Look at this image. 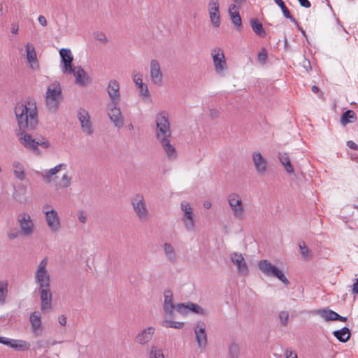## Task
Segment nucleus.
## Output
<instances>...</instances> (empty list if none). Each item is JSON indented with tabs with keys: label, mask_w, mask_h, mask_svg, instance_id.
<instances>
[{
	"label": "nucleus",
	"mask_w": 358,
	"mask_h": 358,
	"mask_svg": "<svg viewBox=\"0 0 358 358\" xmlns=\"http://www.w3.org/2000/svg\"><path fill=\"white\" fill-rule=\"evenodd\" d=\"M28 131H16V135L19 138L20 143L25 148L31 150L34 152L39 153L38 146L44 149L48 148L49 142L43 137L34 138L27 133Z\"/></svg>",
	"instance_id": "nucleus-3"
},
{
	"label": "nucleus",
	"mask_w": 358,
	"mask_h": 358,
	"mask_svg": "<svg viewBox=\"0 0 358 358\" xmlns=\"http://www.w3.org/2000/svg\"><path fill=\"white\" fill-rule=\"evenodd\" d=\"M162 326L166 328L181 329L184 326V322H173L170 320H164Z\"/></svg>",
	"instance_id": "nucleus-42"
},
{
	"label": "nucleus",
	"mask_w": 358,
	"mask_h": 358,
	"mask_svg": "<svg viewBox=\"0 0 358 358\" xmlns=\"http://www.w3.org/2000/svg\"><path fill=\"white\" fill-rule=\"evenodd\" d=\"M356 119L355 112L352 110H347L341 117V123L343 126H345L347 124L355 121Z\"/></svg>",
	"instance_id": "nucleus-36"
},
{
	"label": "nucleus",
	"mask_w": 358,
	"mask_h": 358,
	"mask_svg": "<svg viewBox=\"0 0 358 358\" xmlns=\"http://www.w3.org/2000/svg\"><path fill=\"white\" fill-rule=\"evenodd\" d=\"M240 353L239 346L236 343H232L229 348V354L231 358H238Z\"/></svg>",
	"instance_id": "nucleus-44"
},
{
	"label": "nucleus",
	"mask_w": 358,
	"mask_h": 358,
	"mask_svg": "<svg viewBox=\"0 0 358 358\" xmlns=\"http://www.w3.org/2000/svg\"><path fill=\"white\" fill-rule=\"evenodd\" d=\"M220 112L217 109L212 108L210 110V115L214 119L218 117Z\"/></svg>",
	"instance_id": "nucleus-59"
},
{
	"label": "nucleus",
	"mask_w": 358,
	"mask_h": 358,
	"mask_svg": "<svg viewBox=\"0 0 358 358\" xmlns=\"http://www.w3.org/2000/svg\"><path fill=\"white\" fill-rule=\"evenodd\" d=\"M15 114L18 124L16 131H31L38 124L36 107H27L26 104L18 103L15 108Z\"/></svg>",
	"instance_id": "nucleus-2"
},
{
	"label": "nucleus",
	"mask_w": 358,
	"mask_h": 358,
	"mask_svg": "<svg viewBox=\"0 0 358 358\" xmlns=\"http://www.w3.org/2000/svg\"><path fill=\"white\" fill-rule=\"evenodd\" d=\"M333 334L340 342L342 343L347 342L350 337V329L346 327H344L339 330H335L333 332Z\"/></svg>",
	"instance_id": "nucleus-34"
},
{
	"label": "nucleus",
	"mask_w": 358,
	"mask_h": 358,
	"mask_svg": "<svg viewBox=\"0 0 358 358\" xmlns=\"http://www.w3.org/2000/svg\"><path fill=\"white\" fill-rule=\"evenodd\" d=\"M19 234H20V232H19L18 229L13 228V229H11L8 232V236L10 239L13 240L19 236Z\"/></svg>",
	"instance_id": "nucleus-52"
},
{
	"label": "nucleus",
	"mask_w": 358,
	"mask_h": 358,
	"mask_svg": "<svg viewBox=\"0 0 358 358\" xmlns=\"http://www.w3.org/2000/svg\"><path fill=\"white\" fill-rule=\"evenodd\" d=\"M143 76L141 73H134L133 80L136 86L140 90L141 95L144 97L149 96V91L146 85L143 83Z\"/></svg>",
	"instance_id": "nucleus-30"
},
{
	"label": "nucleus",
	"mask_w": 358,
	"mask_h": 358,
	"mask_svg": "<svg viewBox=\"0 0 358 358\" xmlns=\"http://www.w3.org/2000/svg\"><path fill=\"white\" fill-rule=\"evenodd\" d=\"M66 73H73L76 77V83L82 86L85 85L89 80V77L81 66L73 67V72H67Z\"/></svg>",
	"instance_id": "nucleus-31"
},
{
	"label": "nucleus",
	"mask_w": 358,
	"mask_h": 358,
	"mask_svg": "<svg viewBox=\"0 0 358 358\" xmlns=\"http://www.w3.org/2000/svg\"><path fill=\"white\" fill-rule=\"evenodd\" d=\"M150 358H164L162 350L156 345H152L150 350Z\"/></svg>",
	"instance_id": "nucleus-41"
},
{
	"label": "nucleus",
	"mask_w": 358,
	"mask_h": 358,
	"mask_svg": "<svg viewBox=\"0 0 358 358\" xmlns=\"http://www.w3.org/2000/svg\"><path fill=\"white\" fill-rule=\"evenodd\" d=\"M107 92L110 99L111 104H119L120 101V92L119 83L113 79L108 84Z\"/></svg>",
	"instance_id": "nucleus-18"
},
{
	"label": "nucleus",
	"mask_w": 358,
	"mask_h": 358,
	"mask_svg": "<svg viewBox=\"0 0 358 358\" xmlns=\"http://www.w3.org/2000/svg\"><path fill=\"white\" fill-rule=\"evenodd\" d=\"M352 291L353 294H358V278H355Z\"/></svg>",
	"instance_id": "nucleus-57"
},
{
	"label": "nucleus",
	"mask_w": 358,
	"mask_h": 358,
	"mask_svg": "<svg viewBox=\"0 0 358 358\" xmlns=\"http://www.w3.org/2000/svg\"><path fill=\"white\" fill-rule=\"evenodd\" d=\"M282 12L285 18L289 19L292 22H293L294 24H297V22L296 21L295 18L291 15L289 9L287 8H285L282 10Z\"/></svg>",
	"instance_id": "nucleus-50"
},
{
	"label": "nucleus",
	"mask_w": 358,
	"mask_h": 358,
	"mask_svg": "<svg viewBox=\"0 0 358 358\" xmlns=\"http://www.w3.org/2000/svg\"><path fill=\"white\" fill-rule=\"evenodd\" d=\"M211 55L216 72L218 74H222L227 69L223 51L221 48H217L213 50Z\"/></svg>",
	"instance_id": "nucleus-10"
},
{
	"label": "nucleus",
	"mask_w": 358,
	"mask_h": 358,
	"mask_svg": "<svg viewBox=\"0 0 358 358\" xmlns=\"http://www.w3.org/2000/svg\"><path fill=\"white\" fill-rule=\"evenodd\" d=\"M181 210L183 211L184 215L182 221L185 228L187 231H192L194 230V220L192 212V208L189 202L183 201L180 203Z\"/></svg>",
	"instance_id": "nucleus-9"
},
{
	"label": "nucleus",
	"mask_w": 358,
	"mask_h": 358,
	"mask_svg": "<svg viewBox=\"0 0 358 358\" xmlns=\"http://www.w3.org/2000/svg\"><path fill=\"white\" fill-rule=\"evenodd\" d=\"M77 116L83 132L91 135L93 133V129L89 113L85 109L80 108L78 111Z\"/></svg>",
	"instance_id": "nucleus-13"
},
{
	"label": "nucleus",
	"mask_w": 358,
	"mask_h": 358,
	"mask_svg": "<svg viewBox=\"0 0 358 358\" xmlns=\"http://www.w3.org/2000/svg\"><path fill=\"white\" fill-rule=\"evenodd\" d=\"M45 98L62 99V87L59 82H54L48 87Z\"/></svg>",
	"instance_id": "nucleus-29"
},
{
	"label": "nucleus",
	"mask_w": 358,
	"mask_h": 358,
	"mask_svg": "<svg viewBox=\"0 0 358 358\" xmlns=\"http://www.w3.org/2000/svg\"><path fill=\"white\" fill-rule=\"evenodd\" d=\"M194 331L199 348L204 350L208 343L206 324L203 322H196L194 327Z\"/></svg>",
	"instance_id": "nucleus-11"
},
{
	"label": "nucleus",
	"mask_w": 358,
	"mask_h": 358,
	"mask_svg": "<svg viewBox=\"0 0 358 358\" xmlns=\"http://www.w3.org/2000/svg\"><path fill=\"white\" fill-rule=\"evenodd\" d=\"M208 10L212 25L215 28L219 27L221 24L219 0H209Z\"/></svg>",
	"instance_id": "nucleus-12"
},
{
	"label": "nucleus",
	"mask_w": 358,
	"mask_h": 358,
	"mask_svg": "<svg viewBox=\"0 0 358 358\" xmlns=\"http://www.w3.org/2000/svg\"><path fill=\"white\" fill-rule=\"evenodd\" d=\"M78 218L81 223H85L87 221V215L83 210L78 211Z\"/></svg>",
	"instance_id": "nucleus-54"
},
{
	"label": "nucleus",
	"mask_w": 358,
	"mask_h": 358,
	"mask_svg": "<svg viewBox=\"0 0 358 358\" xmlns=\"http://www.w3.org/2000/svg\"><path fill=\"white\" fill-rule=\"evenodd\" d=\"M252 161L257 173L260 176L264 175L267 170V161L259 152L252 153Z\"/></svg>",
	"instance_id": "nucleus-22"
},
{
	"label": "nucleus",
	"mask_w": 358,
	"mask_h": 358,
	"mask_svg": "<svg viewBox=\"0 0 358 358\" xmlns=\"http://www.w3.org/2000/svg\"><path fill=\"white\" fill-rule=\"evenodd\" d=\"M17 222L20 227V232L22 235L29 236L33 234L34 224L28 213H20L17 216Z\"/></svg>",
	"instance_id": "nucleus-8"
},
{
	"label": "nucleus",
	"mask_w": 358,
	"mask_h": 358,
	"mask_svg": "<svg viewBox=\"0 0 358 358\" xmlns=\"http://www.w3.org/2000/svg\"><path fill=\"white\" fill-rule=\"evenodd\" d=\"M315 313L325 320V321H334L338 320L341 322H345L347 320L346 317L341 316L336 312L328 308L318 309Z\"/></svg>",
	"instance_id": "nucleus-21"
},
{
	"label": "nucleus",
	"mask_w": 358,
	"mask_h": 358,
	"mask_svg": "<svg viewBox=\"0 0 358 358\" xmlns=\"http://www.w3.org/2000/svg\"><path fill=\"white\" fill-rule=\"evenodd\" d=\"M150 77L155 85H162V73L160 65L155 59H152L150 62Z\"/></svg>",
	"instance_id": "nucleus-24"
},
{
	"label": "nucleus",
	"mask_w": 358,
	"mask_h": 358,
	"mask_svg": "<svg viewBox=\"0 0 358 358\" xmlns=\"http://www.w3.org/2000/svg\"><path fill=\"white\" fill-rule=\"evenodd\" d=\"M231 260L236 266L239 274L246 276L249 273L248 266L241 253L233 252Z\"/></svg>",
	"instance_id": "nucleus-15"
},
{
	"label": "nucleus",
	"mask_w": 358,
	"mask_h": 358,
	"mask_svg": "<svg viewBox=\"0 0 358 358\" xmlns=\"http://www.w3.org/2000/svg\"><path fill=\"white\" fill-rule=\"evenodd\" d=\"M164 312L167 317L171 318L173 316V310H175L176 306V305L173 303V296L172 291L169 289H165L164 292Z\"/></svg>",
	"instance_id": "nucleus-17"
},
{
	"label": "nucleus",
	"mask_w": 358,
	"mask_h": 358,
	"mask_svg": "<svg viewBox=\"0 0 358 358\" xmlns=\"http://www.w3.org/2000/svg\"><path fill=\"white\" fill-rule=\"evenodd\" d=\"M0 343L20 351H27L30 348V343L26 341L15 340L3 336H0Z\"/></svg>",
	"instance_id": "nucleus-14"
},
{
	"label": "nucleus",
	"mask_w": 358,
	"mask_h": 358,
	"mask_svg": "<svg viewBox=\"0 0 358 358\" xmlns=\"http://www.w3.org/2000/svg\"><path fill=\"white\" fill-rule=\"evenodd\" d=\"M296 24V26H297V27H298L299 30L301 31V34L303 35V37H305V38H306V41L308 42V37H307V35H306V31L303 30V29L302 27H301L298 24V23H297V24Z\"/></svg>",
	"instance_id": "nucleus-63"
},
{
	"label": "nucleus",
	"mask_w": 358,
	"mask_h": 358,
	"mask_svg": "<svg viewBox=\"0 0 358 358\" xmlns=\"http://www.w3.org/2000/svg\"><path fill=\"white\" fill-rule=\"evenodd\" d=\"M268 55L267 52L264 48H263L261 51L258 53L257 60L261 64H264L267 61Z\"/></svg>",
	"instance_id": "nucleus-49"
},
{
	"label": "nucleus",
	"mask_w": 358,
	"mask_h": 358,
	"mask_svg": "<svg viewBox=\"0 0 358 358\" xmlns=\"http://www.w3.org/2000/svg\"><path fill=\"white\" fill-rule=\"evenodd\" d=\"M62 166H63V164H60L57 165L54 168L49 169L48 171H50V174L52 176L55 175L60 171Z\"/></svg>",
	"instance_id": "nucleus-55"
},
{
	"label": "nucleus",
	"mask_w": 358,
	"mask_h": 358,
	"mask_svg": "<svg viewBox=\"0 0 358 358\" xmlns=\"http://www.w3.org/2000/svg\"><path fill=\"white\" fill-rule=\"evenodd\" d=\"M250 25L253 31L259 36L264 37L266 35L262 24L257 19L252 18L250 20Z\"/></svg>",
	"instance_id": "nucleus-38"
},
{
	"label": "nucleus",
	"mask_w": 358,
	"mask_h": 358,
	"mask_svg": "<svg viewBox=\"0 0 358 358\" xmlns=\"http://www.w3.org/2000/svg\"><path fill=\"white\" fill-rule=\"evenodd\" d=\"M45 220L48 227L53 231L57 232L61 228L60 220L57 212L54 209L45 210Z\"/></svg>",
	"instance_id": "nucleus-16"
},
{
	"label": "nucleus",
	"mask_w": 358,
	"mask_h": 358,
	"mask_svg": "<svg viewBox=\"0 0 358 358\" xmlns=\"http://www.w3.org/2000/svg\"><path fill=\"white\" fill-rule=\"evenodd\" d=\"M62 181L64 182L63 186L65 187H68L71 185V178L69 177L67 174H64L62 178Z\"/></svg>",
	"instance_id": "nucleus-53"
},
{
	"label": "nucleus",
	"mask_w": 358,
	"mask_h": 358,
	"mask_svg": "<svg viewBox=\"0 0 358 358\" xmlns=\"http://www.w3.org/2000/svg\"><path fill=\"white\" fill-rule=\"evenodd\" d=\"M301 6L308 8L311 6V3L309 0H298Z\"/></svg>",
	"instance_id": "nucleus-56"
},
{
	"label": "nucleus",
	"mask_w": 358,
	"mask_h": 358,
	"mask_svg": "<svg viewBox=\"0 0 358 358\" xmlns=\"http://www.w3.org/2000/svg\"><path fill=\"white\" fill-rule=\"evenodd\" d=\"M278 318L280 322V324L283 327L287 325L289 320V313L286 310H282L279 313Z\"/></svg>",
	"instance_id": "nucleus-48"
},
{
	"label": "nucleus",
	"mask_w": 358,
	"mask_h": 358,
	"mask_svg": "<svg viewBox=\"0 0 358 358\" xmlns=\"http://www.w3.org/2000/svg\"><path fill=\"white\" fill-rule=\"evenodd\" d=\"M13 197L19 203H25L27 202V187L23 184L15 187Z\"/></svg>",
	"instance_id": "nucleus-28"
},
{
	"label": "nucleus",
	"mask_w": 358,
	"mask_h": 358,
	"mask_svg": "<svg viewBox=\"0 0 358 358\" xmlns=\"http://www.w3.org/2000/svg\"><path fill=\"white\" fill-rule=\"evenodd\" d=\"M11 31L13 34H17L18 32V26L13 24L11 27Z\"/></svg>",
	"instance_id": "nucleus-64"
},
{
	"label": "nucleus",
	"mask_w": 358,
	"mask_h": 358,
	"mask_svg": "<svg viewBox=\"0 0 358 358\" xmlns=\"http://www.w3.org/2000/svg\"><path fill=\"white\" fill-rule=\"evenodd\" d=\"M57 343V341L50 342L49 341L40 340L36 343L34 349H41L48 348L49 345H54Z\"/></svg>",
	"instance_id": "nucleus-47"
},
{
	"label": "nucleus",
	"mask_w": 358,
	"mask_h": 358,
	"mask_svg": "<svg viewBox=\"0 0 358 358\" xmlns=\"http://www.w3.org/2000/svg\"><path fill=\"white\" fill-rule=\"evenodd\" d=\"M155 122L157 141L169 159H176L178 155L174 145L171 143V131L168 113L166 111L157 113L155 116Z\"/></svg>",
	"instance_id": "nucleus-1"
},
{
	"label": "nucleus",
	"mask_w": 358,
	"mask_h": 358,
	"mask_svg": "<svg viewBox=\"0 0 358 358\" xmlns=\"http://www.w3.org/2000/svg\"><path fill=\"white\" fill-rule=\"evenodd\" d=\"M131 204L136 217L141 222H145L148 220L150 213L142 194H135L131 199Z\"/></svg>",
	"instance_id": "nucleus-4"
},
{
	"label": "nucleus",
	"mask_w": 358,
	"mask_h": 358,
	"mask_svg": "<svg viewBox=\"0 0 358 358\" xmlns=\"http://www.w3.org/2000/svg\"><path fill=\"white\" fill-rule=\"evenodd\" d=\"M38 22L43 27L47 25L46 18L43 15H39L38 18Z\"/></svg>",
	"instance_id": "nucleus-61"
},
{
	"label": "nucleus",
	"mask_w": 358,
	"mask_h": 358,
	"mask_svg": "<svg viewBox=\"0 0 358 358\" xmlns=\"http://www.w3.org/2000/svg\"><path fill=\"white\" fill-rule=\"evenodd\" d=\"M13 169L14 175L18 180L22 181L25 179L24 168L20 162H13Z\"/></svg>",
	"instance_id": "nucleus-35"
},
{
	"label": "nucleus",
	"mask_w": 358,
	"mask_h": 358,
	"mask_svg": "<svg viewBox=\"0 0 358 358\" xmlns=\"http://www.w3.org/2000/svg\"><path fill=\"white\" fill-rule=\"evenodd\" d=\"M299 247L301 255L306 259L308 258L310 255V250L306 246L305 242L303 241H300L299 243Z\"/></svg>",
	"instance_id": "nucleus-45"
},
{
	"label": "nucleus",
	"mask_w": 358,
	"mask_h": 358,
	"mask_svg": "<svg viewBox=\"0 0 358 358\" xmlns=\"http://www.w3.org/2000/svg\"><path fill=\"white\" fill-rule=\"evenodd\" d=\"M25 49L27 62H29L30 67L32 69H38L39 68V64L35 48L30 43H27L25 45Z\"/></svg>",
	"instance_id": "nucleus-26"
},
{
	"label": "nucleus",
	"mask_w": 358,
	"mask_h": 358,
	"mask_svg": "<svg viewBox=\"0 0 358 358\" xmlns=\"http://www.w3.org/2000/svg\"><path fill=\"white\" fill-rule=\"evenodd\" d=\"M258 266L266 275L276 278L285 285H289V281L286 278L282 271L279 269L277 266L272 265L268 260H261L258 264Z\"/></svg>",
	"instance_id": "nucleus-5"
},
{
	"label": "nucleus",
	"mask_w": 358,
	"mask_h": 358,
	"mask_svg": "<svg viewBox=\"0 0 358 358\" xmlns=\"http://www.w3.org/2000/svg\"><path fill=\"white\" fill-rule=\"evenodd\" d=\"M94 37L96 40L99 41L101 42H103V43L107 42V38H106V35L102 32H99V31L95 32L94 34Z\"/></svg>",
	"instance_id": "nucleus-51"
},
{
	"label": "nucleus",
	"mask_w": 358,
	"mask_h": 358,
	"mask_svg": "<svg viewBox=\"0 0 358 358\" xmlns=\"http://www.w3.org/2000/svg\"><path fill=\"white\" fill-rule=\"evenodd\" d=\"M42 176L48 182H50L52 175L50 174V171L48 170L43 173Z\"/></svg>",
	"instance_id": "nucleus-58"
},
{
	"label": "nucleus",
	"mask_w": 358,
	"mask_h": 358,
	"mask_svg": "<svg viewBox=\"0 0 358 358\" xmlns=\"http://www.w3.org/2000/svg\"><path fill=\"white\" fill-rule=\"evenodd\" d=\"M7 293H8L7 282L0 281V303L1 304L5 303Z\"/></svg>",
	"instance_id": "nucleus-40"
},
{
	"label": "nucleus",
	"mask_w": 358,
	"mask_h": 358,
	"mask_svg": "<svg viewBox=\"0 0 358 358\" xmlns=\"http://www.w3.org/2000/svg\"><path fill=\"white\" fill-rule=\"evenodd\" d=\"M228 203L231 207L234 216L242 220L245 215V210L241 198L237 193H231L227 197Z\"/></svg>",
	"instance_id": "nucleus-7"
},
{
	"label": "nucleus",
	"mask_w": 358,
	"mask_h": 358,
	"mask_svg": "<svg viewBox=\"0 0 358 358\" xmlns=\"http://www.w3.org/2000/svg\"><path fill=\"white\" fill-rule=\"evenodd\" d=\"M58 321L62 326H65L66 324V317L64 315H62L59 317Z\"/></svg>",
	"instance_id": "nucleus-62"
},
{
	"label": "nucleus",
	"mask_w": 358,
	"mask_h": 358,
	"mask_svg": "<svg viewBox=\"0 0 358 358\" xmlns=\"http://www.w3.org/2000/svg\"><path fill=\"white\" fill-rule=\"evenodd\" d=\"M347 145L352 150H358V145L352 141H348Z\"/></svg>",
	"instance_id": "nucleus-60"
},
{
	"label": "nucleus",
	"mask_w": 358,
	"mask_h": 358,
	"mask_svg": "<svg viewBox=\"0 0 358 358\" xmlns=\"http://www.w3.org/2000/svg\"><path fill=\"white\" fill-rule=\"evenodd\" d=\"M163 250L166 260L171 263L176 262V254L175 249L169 243H165L163 245Z\"/></svg>",
	"instance_id": "nucleus-33"
},
{
	"label": "nucleus",
	"mask_w": 358,
	"mask_h": 358,
	"mask_svg": "<svg viewBox=\"0 0 358 358\" xmlns=\"http://www.w3.org/2000/svg\"><path fill=\"white\" fill-rule=\"evenodd\" d=\"M279 160L284 166L285 169L287 173H294V168L291 164L290 159L287 153H280Z\"/></svg>",
	"instance_id": "nucleus-37"
},
{
	"label": "nucleus",
	"mask_w": 358,
	"mask_h": 358,
	"mask_svg": "<svg viewBox=\"0 0 358 358\" xmlns=\"http://www.w3.org/2000/svg\"><path fill=\"white\" fill-rule=\"evenodd\" d=\"M155 329L154 327H149L143 329L136 335L135 338V341L141 345H145L150 341H151L155 334Z\"/></svg>",
	"instance_id": "nucleus-25"
},
{
	"label": "nucleus",
	"mask_w": 358,
	"mask_h": 358,
	"mask_svg": "<svg viewBox=\"0 0 358 358\" xmlns=\"http://www.w3.org/2000/svg\"><path fill=\"white\" fill-rule=\"evenodd\" d=\"M234 9L237 10L236 6L234 4L231 5L229 8V14L231 22L236 27L237 29H240L242 26L241 17L238 10L233 11Z\"/></svg>",
	"instance_id": "nucleus-32"
},
{
	"label": "nucleus",
	"mask_w": 358,
	"mask_h": 358,
	"mask_svg": "<svg viewBox=\"0 0 358 358\" xmlns=\"http://www.w3.org/2000/svg\"><path fill=\"white\" fill-rule=\"evenodd\" d=\"M47 264V258H44L38 265L37 269L35 272V281L39 285V287H50V275L46 269Z\"/></svg>",
	"instance_id": "nucleus-6"
},
{
	"label": "nucleus",
	"mask_w": 358,
	"mask_h": 358,
	"mask_svg": "<svg viewBox=\"0 0 358 358\" xmlns=\"http://www.w3.org/2000/svg\"><path fill=\"white\" fill-rule=\"evenodd\" d=\"M108 115L115 127L120 129L122 127L124 119L122 117L120 108L118 107V104H110Z\"/></svg>",
	"instance_id": "nucleus-20"
},
{
	"label": "nucleus",
	"mask_w": 358,
	"mask_h": 358,
	"mask_svg": "<svg viewBox=\"0 0 358 358\" xmlns=\"http://www.w3.org/2000/svg\"><path fill=\"white\" fill-rule=\"evenodd\" d=\"M30 322L31 329L34 335L40 336L42 334L41 314L39 312L34 311L30 315Z\"/></svg>",
	"instance_id": "nucleus-27"
},
{
	"label": "nucleus",
	"mask_w": 358,
	"mask_h": 358,
	"mask_svg": "<svg viewBox=\"0 0 358 358\" xmlns=\"http://www.w3.org/2000/svg\"><path fill=\"white\" fill-rule=\"evenodd\" d=\"M39 294L41 300V308L43 311L50 310L51 308L52 294L50 290V287H40Z\"/></svg>",
	"instance_id": "nucleus-23"
},
{
	"label": "nucleus",
	"mask_w": 358,
	"mask_h": 358,
	"mask_svg": "<svg viewBox=\"0 0 358 358\" xmlns=\"http://www.w3.org/2000/svg\"><path fill=\"white\" fill-rule=\"evenodd\" d=\"M189 306V313H193L197 315H204L205 311L198 304L192 303V302H188Z\"/></svg>",
	"instance_id": "nucleus-43"
},
{
	"label": "nucleus",
	"mask_w": 358,
	"mask_h": 358,
	"mask_svg": "<svg viewBox=\"0 0 358 358\" xmlns=\"http://www.w3.org/2000/svg\"><path fill=\"white\" fill-rule=\"evenodd\" d=\"M177 312L182 315H187L189 313V306L187 303H180L176 304V308Z\"/></svg>",
	"instance_id": "nucleus-46"
},
{
	"label": "nucleus",
	"mask_w": 358,
	"mask_h": 358,
	"mask_svg": "<svg viewBox=\"0 0 358 358\" xmlns=\"http://www.w3.org/2000/svg\"><path fill=\"white\" fill-rule=\"evenodd\" d=\"M59 55L61 57L62 62L63 63L62 71L64 73L67 72H73V67L72 66V62L73 57L69 49L62 48L59 50Z\"/></svg>",
	"instance_id": "nucleus-19"
},
{
	"label": "nucleus",
	"mask_w": 358,
	"mask_h": 358,
	"mask_svg": "<svg viewBox=\"0 0 358 358\" xmlns=\"http://www.w3.org/2000/svg\"><path fill=\"white\" fill-rule=\"evenodd\" d=\"M62 99H50V98H45V103L48 109L52 112L55 113L58 108Z\"/></svg>",
	"instance_id": "nucleus-39"
}]
</instances>
